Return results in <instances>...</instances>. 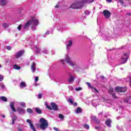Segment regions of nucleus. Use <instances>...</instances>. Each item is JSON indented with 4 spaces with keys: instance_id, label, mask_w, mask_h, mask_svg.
Wrapping results in <instances>:
<instances>
[{
    "instance_id": "obj_11",
    "label": "nucleus",
    "mask_w": 131,
    "mask_h": 131,
    "mask_svg": "<svg viewBox=\"0 0 131 131\" xmlns=\"http://www.w3.org/2000/svg\"><path fill=\"white\" fill-rule=\"evenodd\" d=\"M17 112H18L19 114H25L26 113V111L24 108H21L20 107H17L16 108Z\"/></svg>"
},
{
    "instance_id": "obj_59",
    "label": "nucleus",
    "mask_w": 131,
    "mask_h": 131,
    "mask_svg": "<svg viewBox=\"0 0 131 131\" xmlns=\"http://www.w3.org/2000/svg\"><path fill=\"white\" fill-rule=\"evenodd\" d=\"M102 78H104V76H102Z\"/></svg>"
},
{
    "instance_id": "obj_18",
    "label": "nucleus",
    "mask_w": 131,
    "mask_h": 131,
    "mask_svg": "<svg viewBox=\"0 0 131 131\" xmlns=\"http://www.w3.org/2000/svg\"><path fill=\"white\" fill-rule=\"evenodd\" d=\"M111 120L110 119H108L105 121V124L108 126V127H111Z\"/></svg>"
},
{
    "instance_id": "obj_39",
    "label": "nucleus",
    "mask_w": 131,
    "mask_h": 131,
    "mask_svg": "<svg viewBox=\"0 0 131 131\" xmlns=\"http://www.w3.org/2000/svg\"><path fill=\"white\" fill-rule=\"evenodd\" d=\"M95 129H97L98 131L102 130V128H101L100 127L96 126Z\"/></svg>"
},
{
    "instance_id": "obj_8",
    "label": "nucleus",
    "mask_w": 131,
    "mask_h": 131,
    "mask_svg": "<svg viewBox=\"0 0 131 131\" xmlns=\"http://www.w3.org/2000/svg\"><path fill=\"white\" fill-rule=\"evenodd\" d=\"M86 84H88V85L89 86V88H90V89H91V90H92V91L94 92V93H96V94H99V91H98L97 90V89L94 88L93 86H92V85H91V84L90 83V82H87L86 83Z\"/></svg>"
},
{
    "instance_id": "obj_51",
    "label": "nucleus",
    "mask_w": 131,
    "mask_h": 131,
    "mask_svg": "<svg viewBox=\"0 0 131 131\" xmlns=\"http://www.w3.org/2000/svg\"><path fill=\"white\" fill-rule=\"evenodd\" d=\"M107 3H111L112 2V0H106Z\"/></svg>"
},
{
    "instance_id": "obj_1",
    "label": "nucleus",
    "mask_w": 131,
    "mask_h": 131,
    "mask_svg": "<svg viewBox=\"0 0 131 131\" xmlns=\"http://www.w3.org/2000/svg\"><path fill=\"white\" fill-rule=\"evenodd\" d=\"M38 24V19L35 16H32L31 19L24 25V29H27L31 26L32 30H36V26Z\"/></svg>"
},
{
    "instance_id": "obj_2",
    "label": "nucleus",
    "mask_w": 131,
    "mask_h": 131,
    "mask_svg": "<svg viewBox=\"0 0 131 131\" xmlns=\"http://www.w3.org/2000/svg\"><path fill=\"white\" fill-rule=\"evenodd\" d=\"M39 127L42 130H45L49 127V122L46 119L41 118L39 120Z\"/></svg>"
},
{
    "instance_id": "obj_63",
    "label": "nucleus",
    "mask_w": 131,
    "mask_h": 131,
    "mask_svg": "<svg viewBox=\"0 0 131 131\" xmlns=\"http://www.w3.org/2000/svg\"><path fill=\"white\" fill-rule=\"evenodd\" d=\"M121 70H122V68H121Z\"/></svg>"
},
{
    "instance_id": "obj_38",
    "label": "nucleus",
    "mask_w": 131,
    "mask_h": 131,
    "mask_svg": "<svg viewBox=\"0 0 131 131\" xmlns=\"http://www.w3.org/2000/svg\"><path fill=\"white\" fill-rule=\"evenodd\" d=\"M59 117L60 119H64V116H63V115H62L61 114H60L59 115Z\"/></svg>"
},
{
    "instance_id": "obj_25",
    "label": "nucleus",
    "mask_w": 131,
    "mask_h": 131,
    "mask_svg": "<svg viewBox=\"0 0 131 131\" xmlns=\"http://www.w3.org/2000/svg\"><path fill=\"white\" fill-rule=\"evenodd\" d=\"M95 0H81L82 3L84 4V3H93Z\"/></svg>"
},
{
    "instance_id": "obj_41",
    "label": "nucleus",
    "mask_w": 131,
    "mask_h": 131,
    "mask_svg": "<svg viewBox=\"0 0 131 131\" xmlns=\"http://www.w3.org/2000/svg\"><path fill=\"white\" fill-rule=\"evenodd\" d=\"M6 49L8 51H11V50H12V47H11V46H7Z\"/></svg>"
},
{
    "instance_id": "obj_57",
    "label": "nucleus",
    "mask_w": 131,
    "mask_h": 131,
    "mask_svg": "<svg viewBox=\"0 0 131 131\" xmlns=\"http://www.w3.org/2000/svg\"><path fill=\"white\" fill-rule=\"evenodd\" d=\"M65 131H70V130H67H67H66Z\"/></svg>"
},
{
    "instance_id": "obj_24",
    "label": "nucleus",
    "mask_w": 131,
    "mask_h": 131,
    "mask_svg": "<svg viewBox=\"0 0 131 131\" xmlns=\"http://www.w3.org/2000/svg\"><path fill=\"white\" fill-rule=\"evenodd\" d=\"M75 113H76V114H78V113H81V108H80V107H77L75 111Z\"/></svg>"
},
{
    "instance_id": "obj_13",
    "label": "nucleus",
    "mask_w": 131,
    "mask_h": 131,
    "mask_svg": "<svg viewBox=\"0 0 131 131\" xmlns=\"http://www.w3.org/2000/svg\"><path fill=\"white\" fill-rule=\"evenodd\" d=\"M108 93L109 94L112 95L113 98H116V95H115V93H114V89H113V88H110L108 91Z\"/></svg>"
},
{
    "instance_id": "obj_22",
    "label": "nucleus",
    "mask_w": 131,
    "mask_h": 131,
    "mask_svg": "<svg viewBox=\"0 0 131 131\" xmlns=\"http://www.w3.org/2000/svg\"><path fill=\"white\" fill-rule=\"evenodd\" d=\"M13 68L15 70H20V69H21V67H20V66L17 65V64H14L13 65Z\"/></svg>"
},
{
    "instance_id": "obj_23",
    "label": "nucleus",
    "mask_w": 131,
    "mask_h": 131,
    "mask_svg": "<svg viewBox=\"0 0 131 131\" xmlns=\"http://www.w3.org/2000/svg\"><path fill=\"white\" fill-rule=\"evenodd\" d=\"M12 123H11V124H15V120H17V116H14L12 118Z\"/></svg>"
},
{
    "instance_id": "obj_12",
    "label": "nucleus",
    "mask_w": 131,
    "mask_h": 131,
    "mask_svg": "<svg viewBox=\"0 0 131 131\" xmlns=\"http://www.w3.org/2000/svg\"><path fill=\"white\" fill-rule=\"evenodd\" d=\"M32 49L36 52V54H39L40 53V48L38 46H35L34 48L32 47Z\"/></svg>"
},
{
    "instance_id": "obj_21",
    "label": "nucleus",
    "mask_w": 131,
    "mask_h": 131,
    "mask_svg": "<svg viewBox=\"0 0 131 131\" xmlns=\"http://www.w3.org/2000/svg\"><path fill=\"white\" fill-rule=\"evenodd\" d=\"M7 4V1L6 0H0V6H5Z\"/></svg>"
},
{
    "instance_id": "obj_58",
    "label": "nucleus",
    "mask_w": 131,
    "mask_h": 131,
    "mask_svg": "<svg viewBox=\"0 0 131 131\" xmlns=\"http://www.w3.org/2000/svg\"><path fill=\"white\" fill-rule=\"evenodd\" d=\"M1 67H2V65L0 64V68H1Z\"/></svg>"
},
{
    "instance_id": "obj_47",
    "label": "nucleus",
    "mask_w": 131,
    "mask_h": 131,
    "mask_svg": "<svg viewBox=\"0 0 131 131\" xmlns=\"http://www.w3.org/2000/svg\"><path fill=\"white\" fill-rule=\"evenodd\" d=\"M55 8L56 9H58V8H60V5H59V4L56 5L55 6Z\"/></svg>"
},
{
    "instance_id": "obj_33",
    "label": "nucleus",
    "mask_w": 131,
    "mask_h": 131,
    "mask_svg": "<svg viewBox=\"0 0 131 131\" xmlns=\"http://www.w3.org/2000/svg\"><path fill=\"white\" fill-rule=\"evenodd\" d=\"M0 86L1 87L2 90H3V91H5V90H6V86L5 85V84L1 83L0 84Z\"/></svg>"
},
{
    "instance_id": "obj_3",
    "label": "nucleus",
    "mask_w": 131,
    "mask_h": 131,
    "mask_svg": "<svg viewBox=\"0 0 131 131\" xmlns=\"http://www.w3.org/2000/svg\"><path fill=\"white\" fill-rule=\"evenodd\" d=\"M82 4H83L82 1H75L70 6V8L71 9H79L81 7Z\"/></svg>"
},
{
    "instance_id": "obj_54",
    "label": "nucleus",
    "mask_w": 131,
    "mask_h": 131,
    "mask_svg": "<svg viewBox=\"0 0 131 131\" xmlns=\"http://www.w3.org/2000/svg\"><path fill=\"white\" fill-rule=\"evenodd\" d=\"M58 23H60V22H61V20L60 19H58Z\"/></svg>"
},
{
    "instance_id": "obj_5",
    "label": "nucleus",
    "mask_w": 131,
    "mask_h": 131,
    "mask_svg": "<svg viewBox=\"0 0 131 131\" xmlns=\"http://www.w3.org/2000/svg\"><path fill=\"white\" fill-rule=\"evenodd\" d=\"M48 103L46 102V107L49 110H58V105L54 102H52L51 106L47 104Z\"/></svg>"
},
{
    "instance_id": "obj_35",
    "label": "nucleus",
    "mask_w": 131,
    "mask_h": 131,
    "mask_svg": "<svg viewBox=\"0 0 131 131\" xmlns=\"http://www.w3.org/2000/svg\"><path fill=\"white\" fill-rule=\"evenodd\" d=\"M84 128H86V129H90V125L88 124H84Z\"/></svg>"
},
{
    "instance_id": "obj_52",
    "label": "nucleus",
    "mask_w": 131,
    "mask_h": 131,
    "mask_svg": "<svg viewBox=\"0 0 131 131\" xmlns=\"http://www.w3.org/2000/svg\"><path fill=\"white\" fill-rule=\"evenodd\" d=\"M125 102H126V103H128V99H125Z\"/></svg>"
},
{
    "instance_id": "obj_29",
    "label": "nucleus",
    "mask_w": 131,
    "mask_h": 131,
    "mask_svg": "<svg viewBox=\"0 0 131 131\" xmlns=\"http://www.w3.org/2000/svg\"><path fill=\"white\" fill-rule=\"evenodd\" d=\"M42 53H43V54H48L49 53V50H48V49L47 48H45L42 51Z\"/></svg>"
},
{
    "instance_id": "obj_32",
    "label": "nucleus",
    "mask_w": 131,
    "mask_h": 131,
    "mask_svg": "<svg viewBox=\"0 0 131 131\" xmlns=\"http://www.w3.org/2000/svg\"><path fill=\"white\" fill-rule=\"evenodd\" d=\"M62 29H63V26H62V25H61V26H57V30L58 31H61Z\"/></svg>"
},
{
    "instance_id": "obj_16",
    "label": "nucleus",
    "mask_w": 131,
    "mask_h": 131,
    "mask_svg": "<svg viewBox=\"0 0 131 131\" xmlns=\"http://www.w3.org/2000/svg\"><path fill=\"white\" fill-rule=\"evenodd\" d=\"M73 43V42L72 41V40H69L66 46L67 50H69V49L71 48V47L72 46Z\"/></svg>"
},
{
    "instance_id": "obj_45",
    "label": "nucleus",
    "mask_w": 131,
    "mask_h": 131,
    "mask_svg": "<svg viewBox=\"0 0 131 131\" xmlns=\"http://www.w3.org/2000/svg\"><path fill=\"white\" fill-rule=\"evenodd\" d=\"M21 28H22V25H19L17 27L18 30H21Z\"/></svg>"
},
{
    "instance_id": "obj_27",
    "label": "nucleus",
    "mask_w": 131,
    "mask_h": 131,
    "mask_svg": "<svg viewBox=\"0 0 131 131\" xmlns=\"http://www.w3.org/2000/svg\"><path fill=\"white\" fill-rule=\"evenodd\" d=\"M35 110L36 112H37V113H38V114H41V113H42L41 110H40L39 108L36 107L35 108Z\"/></svg>"
},
{
    "instance_id": "obj_19",
    "label": "nucleus",
    "mask_w": 131,
    "mask_h": 131,
    "mask_svg": "<svg viewBox=\"0 0 131 131\" xmlns=\"http://www.w3.org/2000/svg\"><path fill=\"white\" fill-rule=\"evenodd\" d=\"M27 86V85L26 84V82L24 81H21L20 82V84L19 85V88H21V89H24V88H26Z\"/></svg>"
},
{
    "instance_id": "obj_28",
    "label": "nucleus",
    "mask_w": 131,
    "mask_h": 131,
    "mask_svg": "<svg viewBox=\"0 0 131 131\" xmlns=\"http://www.w3.org/2000/svg\"><path fill=\"white\" fill-rule=\"evenodd\" d=\"M19 104L20 105V106L22 107L23 108H25V107H26V104L24 102H19Z\"/></svg>"
},
{
    "instance_id": "obj_44",
    "label": "nucleus",
    "mask_w": 131,
    "mask_h": 131,
    "mask_svg": "<svg viewBox=\"0 0 131 131\" xmlns=\"http://www.w3.org/2000/svg\"><path fill=\"white\" fill-rule=\"evenodd\" d=\"M59 62L60 63H61V64H64L65 63V61L64 60V59H60L59 60Z\"/></svg>"
},
{
    "instance_id": "obj_26",
    "label": "nucleus",
    "mask_w": 131,
    "mask_h": 131,
    "mask_svg": "<svg viewBox=\"0 0 131 131\" xmlns=\"http://www.w3.org/2000/svg\"><path fill=\"white\" fill-rule=\"evenodd\" d=\"M0 100H2V101H3L4 102H7L8 101V99L5 96L0 97Z\"/></svg>"
},
{
    "instance_id": "obj_61",
    "label": "nucleus",
    "mask_w": 131,
    "mask_h": 131,
    "mask_svg": "<svg viewBox=\"0 0 131 131\" xmlns=\"http://www.w3.org/2000/svg\"><path fill=\"white\" fill-rule=\"evenodd\" d=\"M44 37H46V36H44Z\"/></svg>"
},
{
    "instance_id": "obj_60",
    "label": "nucleus",
    "mask_w": 131,
    "mask_h": 131,
    "mask_svg": "<svg viewBox=\"0 0 131 131\" xmlns=\"http://www.w3.org/2000/svg\"><path fill=\"white\" fill-rule=\"evenodd\" d=\"M94 118H96V117H94Z\"/></svg>"
},
{
    "instance_id": "obj_6",
    "label": "nucleus",
    "mask_w": 131,
    "mask_h": 131,
    "mask_svg": "<svg viewBox=\"0 0 131 131\" xmlns=\"http://www.w3.org/2000/svg\"><path fill=\"white\" fill-rule=\"evenodd\" d=\"M65 60L67 63L70 65V66H72V67H73L74 66V63H73V61H71V58H70V57H69V56H68V55H66Z\"/></svg>"
},
{
    "instance_id": "obj_46",
    "label": "nucleus",
    "mask_w": 131,
    "mask_h": 131,
    "mask_svg": "<svg viewBox=\"0 0 131 131\" xmlns=\"http://www.w3.org/2000/svg\"><path fill=\"white\" fill-rule=\"evenodd\" d=\"M35 81L36 82H37V81H38V77L36 76V77H35Z\"/></svg>"
},
{
    "instance_id": "obj_10",
    "label": "nucleus",
    "mask_w": 131,
    "mask_h": 131,
    "mask_svg": "<svg viewBox=\"0 0 131 131\" xmlns=\"http://www.w3.org/2000/svg\"><path fill=\"white\" fill-rule=\"evenodd\" d=\"M103 15L105 18H110L111 13H110L109 11L105 10L103 11Z\"/></svg>"
},
{
    "instance_id": "obj_53",
    "label": "nucleus",
    "mask_w": 131,
    "mask_h": 131,
    "mask_svg": "<svg viewBox=\"0 0 131 131\" xmlns=\"http://www.w3.org/2000/svg\"><path fill=\"white\" fill-rule=\"evenodd\" d=\"M2 117L3 118H5V117H6V116L5 115H3L2 116Z\"/></svg>"
},
{
    "instance_id": "obj_62",
    "label": "nucleus",
    "mask_w": 131,
    "mask_h": 131,
    "mask_svg": "<svg viewBox=\"0 0 131 131\" xmlns=\"http://www.w3.org/2000/svg\"><path fill=\"white\" fill-rule=\"evenodd\" d=\"M104 39H105V40H106V39L104 38Z\"/></svg>"
},
{
    "instance_id": "obj_50",
    "label": "nucleus",
    "mask_w": 131,
    "mask_h": 131,
    "mask_svg": "<svg viewBox=\"0 0 131 131\" xmlns=\"http://www.w3.org/2000/svg\"><path fill=\"white\" fill-rule=\"evenodd\" d=\"M69 90H70L71 91H72L73 90V87H72V86H69Z\"/></svg>"
},
{
    "instance_id": "obj_36",
    "label": "nucleus",
    "mask_w": 131,
    "mask_h": 131,
    "mask_svg": "<svg viewBox=\"0 0 131 131\" xmlns=\"http://www.w3.org/2000/svg\"><path fill=\"white\" fill-rule=\"evenodd\" d=\"M92 106H93L94 107H96V106H98V104L96 103V102L95 101H93L92 103Z\"/></svg>"
},
{
    "instance_id": "obj_37",
    "label": "nucleus",
    "mask_w": 131,
    "mask_h": 131,
    "mask_svg": "<svg viewBox=\"0 0 131 131\" xmlns=\"http://www.w3.org/2000/svg\"><path fill=\"white\" fill-rule=\"evenodd\" d=\"M85 15H90V14H91V11H89V10H86L84 12Z\"/></svg>"
},
{
    "instance_id": "obj_34",
    "label": "nucleus",
    "mask_w": 131,
    "mask_h": 131,
    "mask_svg": "<svg viewBox=\"0 0 131 131\" xmlns=\"http://www.w3.org/2000/svg\"><path fill=\"white\" fill-rule=\"evenodd\" d=\"M3 26L4 28H8L9 27V24L4 23L3 24Z\"/></svg>"
},
{
    "instance_id": "obj_31",
    "label": "nucleus",
    "mask_w": 131,
    "mask_h": 131,
    "mask_svg": "<svg viewBox=\"0 0 131 131\" xmlns=\"http://www.w3.org/2000/svg\"><path fill=\"white\" fill-rule=\"evenodd\" d=\"M74 81V77H73V76H71V77L69 79V82L71 83Z\"/></svg>"
},
{
    "instance_id": "obj_4",
    "label": "nucleus",
    "mask_w": 131,
    "mask_h": 131,
    "mask_svg": "<svg viewBox=\"0 0 131 131\" xmlns=\"http://www.w3.org/2000/svg\"><path fill=\"white\" fill-rule=\"evenodd\" d=\"M128 60V54L125 53L123 54L122 58L120 59V63L121 64H125Z\"/></svg>"
},
{
    "instance_id": "obj_42",
    "label": "nucleus",
    "mask_w": 131,
    "mask_h": 131,
    "mask_svg": "<svg viewBox=\"0 0 131 131\" xmlns=\"http://www.w3.org/2000/svg\"><path fill=\"white\" fill-rule=\"evenodd\" d=\"M4 80V76L0 75V81H3Z\"/></svg>"
},
{
    "instance_id": "obj_17",
    "label": "nucleus",
    "mask_w": 131,
    "mask_h": 131,
    "mask_svg": "<svg viewBox=\"0 0 131 131\" xmlns=\"http://www.w3.org/2000/svg\"><path fill=\"white\" fill-rule=\"evenodd\" d=\"M68 102L70 103L71 105H73V106H77V103L76 102H73V101H72V99L71 98H69L68 99Z\"/></svg>"
},
{
    "instance_id": "obj_49",
    "label": "nucleus",
    "mask_w": 131,
    "mask_h": 131,
    "mask_svg": "<svg viewBox=\"0 0 131 131\" xmlns=\"http://www.w3.org/2000/svg\"><path fill=\"white\" fill-rule=\"evenodd\" d=\"M119 3H120V4H121V5H122L123 6V1L122 0H119Z\"/></svg>"
},
{
    "instance_id": "obj_56",
    "label": "nucleus",
    "mask_w": 131,
    "mask_h": 131,
    "mask_svg": "<svg viewBox=\"0 0 131 131\" xmlns=\"http://www.w3.org/2000/svg\"><path fill=\"white\" fill-rule=\"evenodd\" d=\"M119 118H120V117H117V119H119Z\"/></svg>"
},
{
    "instance_id": "obj_30",
    "label": "nucleus",
    "mask_w": 131,
    "mask_h": 131,
    "mask_svg": "<svg viewBox=\"0 0 131 131\" xmlns=\"http://www.w3.org/2000/svg\"><path fill=\"white\" fill-rule=\"evenodd\" d=\"M27 112H28V113H30V114H31L33 113V111L30 108H28L27 109Z\"/></svg>"
},
{
    "instance_id": "obj_20",
    "label": "nucleus",
    "mask_w": 131,
    "mask_h": 131,
    "mask_svg": "<svg viewBox=\"0 0 131 131\" xmlns=\"http://www.w3.org/2000/svg\"><path fill=\"white\" fill-rule=\"evenodd\" d=\"M54 31V29L53 28H50L49 30H48L45 34L46 35H49V34H50V33H53V32Z\"/></svg>"
},
{
    "instance_id": "obj_43",
    "label": "nucleus",
    "mask_w": 131,
    "mask_h": 131,
    "mask_svg": "<svg viewBox=\"0 0 131 131\" xmlns=\"http://www.w3.org/2000/svg\"><path fill=\"white\" fill-rule=\"evenodd\" d=\"M75 91H76L77 92H78L79 91H81V88L79 87L77 88H75Z\"/></svg>"
},
{
    "instance_id": "obj_7",
    "label": "nucleus",
    "mask_w": 131,
    "mask_h": 131,
    "mask_svg": "<svg viewBox=\"0 0 131 131\" xmlns=\"http://www.w3.org/2000/svg\"><path fill=\"white\" fill-rule=\"evenodd\" d=\"M115 90L116 92L118 93H125L126 92V88L125 87H116Z\"/></svg>"
},
{
    "instance_id": "obj_15",
    "label": "nucleus",
    "mask_w": 131,
    "mask_h": 131,
    "mask_svg": "<svg viewBox=\"0 0 131 131\" xmlns=\"http://www.w3.org/2000/svg\"><path fill=\"white\" fill-rule=\"evenodd\" d=\"M15 105L14 102H11L10 103V106L11 109L13 111V112H16L17 110H16V108H15V107L14 106Z\"/></svg>"
},
{
    "instance_id": "obj_55",
    "label": "nucleus",
    "mask_w": 131,
    "mask_h": 131,
    "mask_svg": "<svg viewBox=\"0 0 131 131\" xmlns=\"http://www.w3.org/2000/svg\"><path fill=\"white\" fill-rule=\"evenodd\" d=\"M103 114L102 113H100L99 114V116L100 115H102Z\"/></svg>"
},
{
    "instance_id": "obj_14",
    "label": "nucleus",
    "mask_w": 131,
    "mask_h": 131,
    "mask_svg": "<svg viewBox=\"0 0 131 131\" xmlns=\"http://www.w3.org/2000/svg\"><path fill=\"white\" fill-rule=\"evenodd\" d=\"M31 71L33 72V73H34L35 72V70H36V67L35 64V62H33L31 65Z\"/></svg>"
},
{
    "instance_id": "obj_9",
    "label": "nucleus",
    "mask_w": 131,
    "mask_h": 131,
    "mask_svg": "<svg viewBox=\"0 0 131 131\" xmlns=\"http://www.w3.org/2000/svg\"><path fill=\"white\" fill-rule=\"evenodd\" d=\"M23 54H24V50H20L18 51L15 55V59H18V58H20Z\"/></svg>"
},
{
    "instance_id": "obj_48",
    "label": "nucleus",
    "mask_w": 131,
    "mask_h": 131,
    "mask_svg": "<svg viewBox=\"0 0 131 131\" xmlns=\"http://www.w3.org/2000/svg\"><path fill=\"white\" fill-rule=\"evenodd\" d=\"M41 97H42V95H41V94H39L38 95V99H41Z\"/></svg>"
},
{
    "instance_id": "obj_40",
    "label": "nucleus",
    "mask_w": 131,
    "mask_h": 131,
    "mask_svg": "<svg viewBox=\"0 0 131 131\" xmlns=\"http://www.w3.org/2000/svg\"><path fill=\"white\" fill-rule=\"evenodd\" d=\"M126 81H130V83H131V76H128Z\"/></svg>"
}]
</instances>
